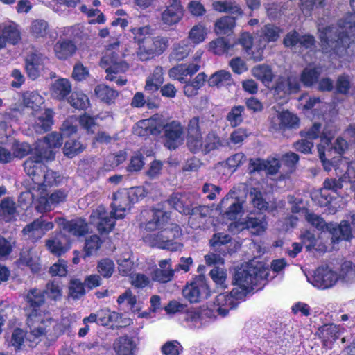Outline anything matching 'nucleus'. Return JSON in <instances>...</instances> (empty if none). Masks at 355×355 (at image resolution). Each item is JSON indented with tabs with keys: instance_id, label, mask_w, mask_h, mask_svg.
Segmentation results:
<instances>
[{
	"instance_id": "obj_59",
	"label": "nucleus",
	"mask_w": 355,
	"mask_h": 355,
	"mask_svg": "<svg viewBox=\"0 0 355 355\" xmlns=\"http://www.w3.org/2000/svg\"><path fill=\"white\" fill-rule=\"evenodd\" d=\"M11 149L14 157L19 159L25 157L33 150L31 146L28 143L20 142L16 139L12 143Z\"/></svg>"
},
{
	"instance_id": "obj_57",
	"label": "nucleus",
	"mask_w": 355,
	"mask_h": 355,
	"mask_svg": "<svg viewBox=\"0 0 355 355\" xmlns=\"http://www.w3.org/2000/svg\"><path fill=\"white\" fill-rule=\"evenodd\" d=\"M345 182V177L340 176L339 178H327L323 182L324 188L328 191H331L338 196H343L342 189Z\"/></svg>"
},
{
	"instance_id": "obj_4",
	"label": "nucleus",
	"mask_w": 355,
	"mask_h": 355,
	"mask_svg": "<svg viewBox=\"0 0 355 355\" xmlns=\"http://www.w3.org/2000/svg\"><path fill=\"white\" fill-rule=\"evenodd\" d=\"M319 31L320 46L324 53L342 57L354 42L347 31L334 25L323 27Z\"/></svg>"
},
{
	"instance_id": "obj_28",
	"label": "nucleus",
	"mask_w": 355,
	"mask_h": 355,
	"mask_svg": "<svg viewBox=\"0 0 355 355\" xmlns=\"http://www.w3.org/2000/svg\"><path fill=\"white\" fill-rule=\"evenodd\" d=\"M133 205L125 191H118L113 195V202L112 203V213L116 214L119 218H123L125 212L131 208Z\"/></svg>"
},
{
	"instance_id": "obj_58",
	"label": "nucleus",
	"mask_w": 355,
	"mask_h": 355,
	"mask_svg": "<svg viewBox=\"0 0 355 355\" xmlns=\"http://www.w3.org/2000/svg\"><path fill=\"white\" fill-rule=\"evenodd\" d=\"M253 40V37L250 33L243 32L240 34L239 38H233L232 42V44H235V51L237 50V46L241 45L243 50L247 54H250V51L252 48Z\"/></svg>"
},
{
	"instance_id": "obj_33",
	"label": "nucleus",
	"mask_w": 355,
	"mask_h": 355,
	"mask_svg": "<svg viewBox=\"0 0 355 355\" xmlns=\"http://www.w3.org/2000/svg\"><path fill=\"white\" fill-rule=\"evenodd\" d=\"M163 83L164 69L162 67L157 66L146 80L145 91L150 94L157 92Z\"/></svg>"
},
{
	"instance_id": "obj_62",
	"label": "nucleus",
	"mask_w": 355,
	"mask_h": 355,
	"mask_svg": "<svg viewBox=\"0 0 355 355\" xmlns=\"http://www.w3.org/2000/svg\"><path fill=\"white\" fill-rule=\"evenodd\" d=\"M205 28L202 26H194L189 31V40L194 44L202 42L206 37Z\"/></svg>"
},
{
	"instance_id": "obj_38",
	"label": "nucleus",
	"mask_w": 355,
	"mask_h": 355,
	"mask_svg": "<svg viewBox=\"0 0 355 355\" xmlns=\"http://www.w3.org/2000/svg\"><path fill=\"white\" fill-rule=\"evenodd\" d=\"M252 73L254 77L266 86H268L272 83L275 76L271 67L266 64L254 66L252 69Z\"/></svg>"
},
{
	"instance_id": "obj_1",
	"label": "nucleus",
	"mask_w": 355,
	"mask_h": 355,
	"mask_svg": "<svg viewBox=\"0 0 355 355\" xmlns=\"http://www.w3.org/2000/svg\"><path fill=\"white\" fill-rule=\"evenodd\" d=\"M24 302L26 322L31 333L35 337L46 335L54 321L46 308L45 293L37 288H31L24 296Z\"/></svg>"
},
{
	"instance_id": "obj_29",
	"label": "nucleus",
	"mask_w": 355,
	"mask_h": 355,
	"mask_svg": "<svg viewBox=\"0 0 355 355\" xmlns=\"http://www.w3.org/2000/svg\"><path fill=\"white\" fill-rule=\"evenodd\" d=\"M54 227L53 222L45 221L42 217L34 220L31 223L26 225L22 230L24 235L35 237L37 236L40 238L45 232L51 230Z\"/></svg>"
},
{
	"instance_id": "obj_52",
	"label": "nucleus",
	"mask_w": 355,
	"mask_h": 355,
	"mask_svg": "<svg viewBox=\"0 0 355 355\" xmlns=\"http://www.w3.org/2000/svg\"><path fill=\"white\" fill-rule=\"evenodd\" d=\"M300 160V156L293 152H287L282 155L281 161L284 168H286L285 173L291 175L294 173L297 168V165Z\"/></svg>"
},
{
	"instance_id": "obj_47",
	"label": "nucleus",
	"mask_w": 355,
	"mask_h": 355,
	"mask_svg": "<svg viewBox=\"0 0 355 355\" xmlns=\"http://www.w3.org/2000/svg\"><path fill=\"white\" fill-rule=\"evenodd\" d=\"M193 47V45L184 41L177 43L173 46L170 58L175 61H181L189 55Z\"/></svg>"
},
{
	"instance_id": "obj_50",
	"label": "nucleus",
	"mask_w": 355,
	"mask_h": 355,
	"mask_svg": "<svg viewBox=\"0 0 355 355\" xmlns=\"http://www.w3.org/2000/svg\"><path fill=\"white\" fill-rule=\"evenodd\" d=\"M223 146L220 138L213 131L209 132L202 140V148L200 149L204 154H208L211 151Z\"/></svg>"
},
{
	"instance_id": "obj_35",
	"label": "nucleus",
	"mask_w": 355,
	"mask_h": 355,
	"mask_svg": "<svg viewBox=\"0 0 355 355\" xmlns=\"http://www.w3.org/2000/svg\"><path fill=\"white\" fill-rule=\"evenodd\" d=\"M71 84L67 78H59L51 86V94L59 101H63L71 92Z\"/></svg>"
},
{
	"instance_id": "obj_48",
	"label": "nucleus",
	"mask_w": 355,
	"mask_h": 355,
	"mask_svg": "<svg viewBox=\"0 0 355 355\" xmlns=\"http://www.w3.org/2000/svg\"><path fill=\"white\" fill-rule=\"evenodd\" d=\"M68 102L71 107L79 110H85L90 105L88 96L80 92H72Z\"/></svg>"
},
{
	"instance_id": "obj_36",
	"label": "nucleus",
	"mask_w": 355,
	"mask_h": 355,
	"mask_svg": "<svg viewBox=\"0 0 355 355\" xmlns=\"http://www.w3.org/2000/svg\"><path fill=\"white\" fill-rule=\"evenodd\" d=\"M53 124V112L46 109L37 118L34 124V129L37 133L43 134L49 132Z\"/></svg>"
},
{
	"instance_id": "obj_34",
	"label": "nucleus",
	"mask_w": 355,
	"mask_h": 355,
	"mask_svg": "<svg viewBox=\"0 0 355 355\" xmlns=\"http://www.w3.org/2000/svg\"><path fill=\"white\" fill-rule=\"evenodd\" d=\"M94 94L101 102L107 105L114 103L116 98L119 96L116 90L105 84L97 85L94 89Z\"/></svg>"
},
{
	"instance_id": "obj_30",
	"label": "nucleus",
	"mask_w": 355,
	"mask_h": 355,
	"mask_svg": "<svg viewBox=\"0 0 355 355\" xmlns=\"http://www.w3.org/2000/svg\"><path fill=\"white\" fill-rule=\"evenodd\" d=\"M209 50L215 55H222L235 53V44H232L231 38L218 37L209 43Z\"/></svg>"
},
{
	"instance_id": "obj_63",
	"label": "nucleus",
	"mask_w": 355,
	"mask_h": 355,
	"mask_svg": "<svg viewBox=\"0 0 355 355\" xmlns=\"http://www.w3.org/2000/svg\"><path fill=\"white\" fill-rule=\"evenodd\" d=\"M335 88L337 94L347 95L351 88V82L349 76L346 74L338 76L336 81Z\"/></svg>"
},
{
	"instance_id": "obj_26",
	"label": "nucleus",
	"mask_w": 355,
	"mask_h": 355,
	"mask_svg": "<svg viewBox=\"0 0 355 355\" xmlns=\"http://www.w3.org/2000/svg\"><path fill=\"white\" fill-rule=\"evenodd\" d=\"M278 123L272 122V127L277 131L284 132L286 130L297 129L300 125L298 116L288 110H283L277 114Z\"/></svg>"
},
{
	"instance_id": "obj_17",
	"label": "nucleus",
	"mask_w": 355,
	"mask_h": 355,
	"mask_svg": "<svg viewBox=\"0 0 355 355\" xmlns=\"http://www.w3.org/2000/svg\"><path fill=\"white\" fill-rule=\"evenodd\" d=\"M345 328L333 323L324 324L318 329L316 335L321 340L323 347L332 349L334 343L343 333Z\"/></svg>"
},
{
	"instance_id": "obj_37",
	"label": "nucleus",
	"mask_w": 355,
	"mask_h": 355,
	"mask_svg": "<svg viewBox=\"0 0 355 355\" xmlns=\"http://www.w3.org/2000/svg\"><path fill=\"white\" fill-rule=\"evenodd\" d=\"M329 230L332 234L331 241L334 243H338L342 240L349 241L352 238L351 226L346 221L338 226L329 227Z\"/></svg>"
},
{
	"instance_id": "obj_12",
	"label": "nucleus",
	"mask_w": 355,
	"mask_h": 355,
	"mask_svg": "<svg viewBox=\"0 0 355 355\" xmlns=\"http://www.w3.org/2000/svg\"><path fill=\"white\" fill-rule=\"evenodd\" d=\"M210 248L223 257L235 253L240 248L239 242L225 232L214 233L209 241Z\"/></svg>"
},
{
	"instance_id": "obj_54",
	"label": "nucleus",
	"mask_w": 355,
	"mask_h": 355,
	"mask_svg": "<svg viewBox=\"0 0 355 355\" xmlns=\"http://www.w3.org/2000/svg\"><path fill=\"white\" fill-rule=\"evenodd\" d=\"M166 219V213L160 209H155L153 218L146 223L145 229L150 232L159 229L162 227Z\"/></svg>"
},
{
	"instance_id": "obj_19",
	"label": "nucleus",
	"mask_w": 355,
	"mask_h": 355,
	"mask_svg": "<svg viewBox=\"0 0 355 355\" xmlns=\"http://www.w3.org/2000/svg\"><path fill=\"white\" fill-rule=\"evenodd\" d=\"M338 281V275L336 272L327 267H318L311 277V283L315 286L320 289H327L333 286Z\"/></svg>"
},
{
	"instance_id": "obj_13",
	"label": "nucleus",
	"mask_w": 355,
	"mask_h": 355,
	"mask_svg": "<svg viewBox=\"0 0 355 355\" xmlns=\"http://www.w3.org/2000/svg\"><path fill=\"white\" fill-rule=\"evenodd\" d=\"M301 89L299 78L295 76H279L271 87L274 95L280 98L297 94Z\"/></svg>"
},
{
	"instance_id": "obj_15",
	"label": "nucleus",
	"mask_w": 355,
	"mask_h": 355,
	"mask_svg": "<svg viewBox=\"0 0 355 355\" xmlns=\"http://www.w3.org/2000/svg\"><path fill=\"white\" fill-rule=\"evenodd\" d=\"M200 123V117L193 116L187 124V146L193 153L200 152L202 148V135Z\"/></svg>"
},
{
	"instance_id": "obj_2",
	"label": "nucleus",
	"mask_w": 355,
	"mask_h": 355,
	"mask_svg": "<svg viewBox=\"0 0 355 355\" xmlns=\"http://www.w3.org/2000/svg\"><path fill=\"white\" fill-rule=\"evenodd\" d=\"M322 124L319 122H315L307 130L300 131L301 137H304L309 141H313L318 138L320 142L317 145L318 155L322 163L324 170L329 171L331 169L332 164L327 159L326 153L329 155L334 154L342 155L348 148L347 141L342 137H338L333 142L334 135L330 131L321 132Z\"/></svg>"
},
{
	"instance_id": "obj_51",
	"label": "nucleus",
	"mask_w": 355,
	"mask_h": 355,
	"mask_svg": "<svg viewBox=\"0 0 355 355\" xmlns=\"http://www.w3.org/2000/svg\"><path fill=\"white\" fill-rule=\"evenodd\" d=\"M23 104L26 107L36 110L44 103L43 97L35 91H26L22 94Z\"/></svg>"
},
{
	"instance_id": "obj_49",
	"label": "nucleus",
	"mask_w": 355,
	"mask_h": 355,
	"mask_svg": "<svg viewBox=\"0 0 355 355\" xmlns=\"http://www.w3.org/2000/svg\"><path fill=\"white\" fill-rule=\"evenodd\" d=\"M69 139L64 143L63 153L65 156L73 158L85 149V146L76 138L68 137Z\"/></svg>"
},
{
	"instance_id": "obj_55",
	"label": "nucleus",
	"mask_w": 355,
	"mask_h": 355,
	"mask_svg": "<svg viewBox=\"0 0 355 355\" xmlns=\"http://www.w3.org/2000/svg\"><path fill=\"white\" fill-rule=\"evenodd\" d=\"M115 264L112 259L110 258H103L100 259L96 266V270L98 275L103 278L108 279L111 277L114 272Z\"/></svg>"
},
{
	"instance_id": "obj_8",
	"label": "nucleus",
	"mask_w": 355,
	"mask_h": 355,
	"mask_svg": "<svg viewBox=\"0 0 355 355\" xmlns=\"http://www.w3.org/2000/svg\"><path fill=\"white\" fill-rule=\"evenodd\" d=\"M64 33L69 35V38L60 37L53 45L55 56L60 60H67L76 53L78 40L81 38L83 33L76 26L67 28Z\"/></svg>"
},
{
	"instance_id": "obj_60",
	"label": "nucleus",
	"mask_w": 355,
	"mask_h": 355,
	"mask_svg": "<svg viewBox=\"0 0 355 355\" xmlns=\"http://www.w3.org/2000/svg\"><path fill=\"white\" fill-rule=\"evenodd\" d=\"M101 239L96 234L90 236L86 239L84 250L86 257H90L97 252L102 245Z\"/></svg>"
},
{
	"instance_id": "obj_6",
	"label": "nucleus",
	"mask_w": 355,
	"mask_h": 355,
	"mask_svg": "<svg viewBox=\"0 0 355 355\" xmlns=\"http://www.w3.org/2000/svg\"><path fill=\"white\" fill-rule=\"evenodd\" d=\"M55 157V150L49 146V144L40 140L35 148L34 154L24 163L26 173L32 180L35 179V176L40 175L39 172H44V169L46 168L44 162L53 160Z\"/></svg>"
},
{
	"instance_id": "obj_41",
	"label": "nucleus",
	"mask_w": 355,
	"mask_h": 355,
	"mask_svg": "<svg viewBox=\"0 0 355 355\" xmlns=\"http://www.w3.org/2000/svg\"><path fill=\"white\" fill-rule=\"evenodd\" d=\"M233 83L232 75L229 71L220 70L213 73L208 80L210 87H222L230 86Z\"/></svg>"
},
{
	"instance_id": "obj_27",
	"label": "nucleus",
	"mask_w": 355,
	"mask_h": 355,
	"mask_svg": "<svg viewBox=\"0 0 355 355\" xmlns=\"http://www.w3.org/2000/svg\"><path fill=\"white\" fill-rule=\"evenodd\" d=\"M71 243L69 237L61 232L55 239L46 240L45 245L51 254L60 257L69 250Z\"/></svg>"
},
{
	"instance_id": "obj_53",
	"label": "nucleus",
	"mask_w": 355,
	"mask_h": 355,
	"mask_svg": "<svg viewBox=\"0 0 355 355\" xmlns=\"http://www.w3.org/2000/svg\"><path fill=\"white\" fill-rule=\"evenodd\" d=\"M68 295L74 300H78L86 294L85 284L79 279H72L69 283Z\"/></svg>"
},
{
	"instance_id": "obj_25",
	"label": "nucleus",
	"mask_w": 355,
	"mask_h": 355,
	"mask_svg": "<svg viewBox=\"0 0 355 355\" xmlns=\"http://www.w3.org/2000/svg\"><path fill=\"white\" fill-rule=\"evenodd\" d=\"M59 220L61 221L60 225L62 226V231L70 235L80 237L88 232V225L84 219L77 218L67 220L64 218H59Z\"/></svg>"
},
{
	"instance_id": "obj_23",
	"label": "nucleus",
	"mask_w": 355,
	"mask_h": 355,
	"mask_svg": "<svg viewBox=\"0 0 355 355\" xmlns=\"http://www.w3.org/2000/svg\"><path fill=\"white\" fill-rule=\"evenodd\" d=\"M159 268H155L151 272V279L153 282L166 284L173 280L175 270L172 268L171 259H161L158 262Z\"/></svg>"
},
{
	"instance_id": "obj_40",
	"label": "nucleus",
	"mask_w": 355,
	"mask_h": 355,
	"mask_svg": "<svg viewBox=\"0 0 355 355\" xmlns=\"http://www.w3.org/2000/svg\"><path fill=\"white\" fill-rule=\"evenodd\" d=\"M1 34L6 42L13 45L17 44L21 40L19 26L13 21L3 26Z\"/></svg>"
},
{
	"instance_id": "obj_24",
	"label": "nucleus",
	"mask_w": 355,
	"mask_h": 355,
	"mask_svg": "<svg viewBox=\"0 0 355 355\" xmlns=\"http://www.w3.org/2000/svg\"><path fill=\"white\" fill-rule=\"evenodd\" d=\"M61 130L62 133L53 132L48 134L42 141L49 144V146L55 150V148H60L62 145L63 137H69L77 132V127L68 123H64Z\"/></svg>"
},
{
	"instance_id": "obj_7",
	"label": "nucleus",
	"mask_w": 355,
	"mask_h": 355,
	"mask_svg": "<svg viewBox=\"0 0 355 355\" xmlns=\"http://www.w3.org/2000/svg\"><path fill=\"white\" fill-rule=\"evenodd\" d=\"M181 229L179 225H174L170 228H164L157 233L148 234L144 240L153 248L176 251L180 243L175 240L181 236Z\"/></svg>"
},
{
	"instance_id": "obj_5",
	"label": "nucleus",
	"mask_w": 355,
	"mask_h": 355,
	"mask_svg": "<svg viewBox=\"0 0 355 355\" xmlns=\"http://www.w3.org/2000/svg\"><path fill=\"white\" fill-rule=\"evenodd\" d=\"M263 271L251 263L242 264L235 269L232 277L234 293L239 297H245L247 294L254 289H258L263 278Z\"/></svg>"
},
{
	"instance_id": "obj_61",
	"label": "nucleus",
	"mask_w": 355,
	"mask_h": 355,
	"mask_svg": "<svg viewBox=\"0 0 355 355\" xmlns=\"http://www.w3.org/2000/svg\"><path fill=\"white\" fill-rule=\"evenodd\" d=\"M51 300L57 301L61 298L62 288L59 284L55 281H50L46 283L45 288L42 290Z\"/></svg>"
},
{
	"instance_id": "obj_3",
	"label": "nucleus",
	"mask_w": 355,
	"mask_h": 355,
	"mask_svg": "<svg viewBox=\"0 0 355 355\" xmlns=\"http://www.w3.org/2000/svg\"><path fill=\"white\" fill-rule=\"evenodd\" d=\"M134 41L138 45L137 55L141 61H148L162 55L168 46V40L162 36L153 37L149 26L135 28Z\"/></svg>"
},
{
	"instance_id": "obj_21",
	"label": "nucleus",
	"mask_w": 355,
	"mask_h": 355,
	"mask_svg": "<svg viewBox=\"0 0 355 355\" xmlns=\"http://www.w3.org/2000/svg\"><path fill=\"white\" fill-rule=\"evenodd\" d=\"M184 13L180 0H168L166 9L162 13V20L164 24L172 26L180 21Z\"/></svg>"
},
{
	"instance_id": "obj_11",
	"label": "nucleus",
	"mask_w": 355,
	"mask_h": 355,
	"mask_svg": "<svg viewBox=\"0 0 355 355\" xmlns=\"http://www.w3.org/2000/svg\"><path fill=\"white\" fill-rule=\"evenodd\" d=\"M119 219L116 214L108 212L103 205H98L94 209L90 216V221L95 225L98 232L101 234H107L113 230L116 220Z\"/></svg>"
},
{
	"instance_id": "obj_64",
	"label": "nucleus",
	"mask_w": 355,
	"mask_h": 355,
	"mask_svg": "<svg viewBox=\"0 0 355 355\" xmlns=\"http://www.w3.org/2000/svg\"><path fill=\"white\" fill-rule=\"evenodd\" d=\"M67 262L62 259H60L58 262L53 263L49 268V272L52 277L58 276L60 277H63L67 275Z\"/></svg>"
},
{
	"instance_id": "obj_39",
	"label": "nucleus",
	"mask_w": 355,
	"mask_h": 355,
	"mask_svg": "<svg viewBox=\"0 0 355 355\" xmlns=\"http://www.w3.org/2000/svg\"><path fill=\"white\" fill-rule=\"evenodd\" d=\"M16 207L10 198H3L0 202V219L8 223L15 220Z\"/></svg>"
},
{
	"instance_id": "obj_20",
	"label": "nucleus",
	"mask_w": 355,
	"mask_h": 355,
	"mask_svg": "<svg viewBox=\"0 0 355 355\" xmlns=\"http://www.w3.org/2000/svg\"><path fill=\"white\" fill-rule=\"evenodd\" d=\"M234 288L228 292H225L218 294L214 300V304L217 306L216 311L218 313L222 316L227 315L229 311L236 307L238 300H242L243 297H239L236 293H234Z\"/></svg>"
},
{
	"instance_id": "obj_43",
	"label": "nucleus",
	"mask_w": 355,
	"mask_h": 355,
	"mask_svg": "<svg viewBox=\"0 0 355 355\" xmlns=\"http://www.w3.org/2000/svg\"><path fill=\"white\" fill-rule=\"evenodd\" d=\"M320 74L321 71L318 67H306L300 74V83L301 82L306 87H311L318 82Z\"/></svg>"
},
{
	"instance_id": "obj_18",
	"label": "nucleus",
	"mask_w": 355,
	"mask_h": 355,
	"mask_svg": "<svg viewBox=\"0 0 355 355\" xmlns=\"http://www.w3.org/2000/svg\"><path fill=\"white\" fill-rule=\"evenodd\" d=\"M283 44L286 48H293L297 44L305 49L315 46V38L309 33L300 35L296 30H292L286 34L283 39Z\"/></svg>"
},
{
	"instance_id": "obj_42",
	"label": "nucleus",
	"mask_w": 355,
	"mask_h": 355,
	"mask_svg": "<svg viewBox=\"0 0 355 355\" xmlns=\"http://www.w3.org/2000/svg\"><path fill=\"white\" fill-rule=\"evenodd\" d=\"M282 33V29L272 24H265L261 29L259 33V38L262 42L266 43L277 42Z\"/></svg>"
},
{
	"instance_id": "obj_31",
	"label": "nucleus",
	"mask_w": 355,
	"mask_h": 355,
	"mask_svg": "<svg viewBox=\"0 0 355 355\" xmlns=\"http://www.w3.org/2000/svg\"><path fill=\"white\" fill-rule=\"evenodd\" d=\"M168 204L178 212L189 215L191 214V202L185 193H173L168 199Z\"/></svg>"
},
{
	"instance_id": "obj_14",
	"label": "nucleus",
	"mask_w": 355,
	"mask_h": 355,
	"mask_svg": "<svg viewBox=\"0 0 355 355\" xmlns=\"http://www.w3.org/2000/svg\"><path fill=\"white\" fill-rule=\"evenodd\" d=\"M164 145L169 150H175L182 139L184 133L183 127L178 121H172L165 125H161Z\"/></svg>"
},
{
	"instance_id": "obj_10",
	"label": "nucleus",
	"mask_w": 355,
	"mask_h": 355,
	"mask_svg": "<svg viewBox=\"0 0 355 355\" xmlns=\"http://www.w3.org/2000/svg\"><path fill=\"white\" fill-rule=\"evenodd\" d=\"M100 66L105 69L106 79L110 81L116 78V75L124 73L129 69V64L122 60L119 51L107 49L100 62Z\"/></svg>"
},
{
	"instance_id": "obj_9",
	"label": "nucleus",
	"mask_w": 355,
	"mask_h": 355,
	"mask_svg": "<svg viewBox=\"0 0 355 355\" xmlns=\"http://www.w3.org/2000/svg\"><path fill=\"white\" fill-rule=\"evenodd\" d=\"M184 297L191 304L199 303L211 295V290L205 277L196 276L182 289Z\"/></svg>"
},
{
	"instance_id": "obj_32",
	"label": "nucleus",
	"mask_w": 355,
	"mask_h": 355,
	"mask_svg": "<svg viewBox=\"0 0 355 355\" xmlns=\"http://www.w3.org/2000/svg\"><path fill=\"white\" fill-rule=\"evenodd\" d=\"M113 348L116 355H134L136 344L132 338L124 335L114 340Z\"/></svg>"
},
{
	"instance_id": "obj_16",
	"label": "nucleus",
	"mask_w": 355,
	"mask_h": 355,
	"mask_svg": "<svg viewBox=\"0 0 355 355\" xmlns=\"http://www.w3.org/2000/svg\"><path fill=\"white\" fill-rule=\"evenodd\" d=\"M47 60V57L38 51L28 53L24 60L28 77L33 80L39 78L45 68V62Z\"/></svg>"
},
{
	"instance_id": "obj_45",
	"label": "nucleus",
	"mask_w": 355,
	"mask_h": 355,
	"mask_svg": "<svg viewBox=\"0 0 355 355\" xmlns=\"http://www.w3.org/2000/svg\"><path fill=\"white\" fill-rule=\"evenodd\" d=\"M241 230H250L254 235H259L265 232L266 227L262 219L248 216L245 220L241 223Z\"/></svg>"
},
{
	"instance_id": "obj_46",
	"label": "nucleus",
	"mask_w": 355,
	"mask_h": 355,
	"mask_svg": "<svg viewBox=\"0 0 355 355\" xmlns=\"http://www.w3.org/2000/svg\"><path fill=\"white\" fill-rule=\"evenodd\" d=\"M29 33L34 39H44L49 33V26L47 21L43 19H35L31 22Z\"/></svg>"
},
{
	"instance_id": "obj_44",
	"label": "nucleus",
	"mask_w": 355,
	"mask_h": 355,
	"mask_svg": "<svg viewBox=\"0 0 355 355\" xmlns=\"http://www.w3.org/2000/svg\"><path fill=\"white\" fill-rule=\"evenodd\" d=\"M236 20L230 16H223L217 19L214 24V30L218 35H230L236 26Z\"/></svg>"
},
{
	"instance_id": "obj_56",
	"label": "nucleus",
	"mask_w": 355,
	"mask_h": 355,
	"mask_svg": "<svg viewBox=\"0 0 355 355\" xmlns=\"http://www.w3.org/2000/svg\"><path fill=\"white\" fill-rule=\"evenodd\" d=\"M244 111V106L234 105L227 113L226 119L232 128L239 126L243 121Z\"/></svg>"
},
{
	"instance_id": "obj_22",
	"label": "nucleus",
	"mask_w": 355,
	"mask_h": 355,
	"mask_svg": "<svg viewBox=\"0 0 355 355\" xmlns=\"http://www.w3.org/2000/svg\"><path fill=\"white\" fill-rule=\"evenodd\" d=\"M132 132L145 139L150 135L157 137L162 133L161 124L153 118L142 119L135 123Z\"/></svg>"
}]
</instances>
